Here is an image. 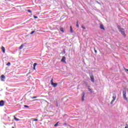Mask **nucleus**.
Here are the masks:
<instances>
[{"instance_id":"1","label":"nucleus","mask_w":128,"mask_h":128,"mask_svg":"<svg viewBox=\"0 0 128 128\" xmlns=\"http://www.w3.org/2000/svg\"><path fill=\"white\" fill-rule=\"evenodd\" d=\"M122 95H123V98L125 100H128V98H126V90H124L122 92Z\"/></svg>"},{"instance_id":"2","label":"nucleus","mask_w":128,"mask_h":128,"mask_svg":"<svg viewBox=\"0 0 128 128\" xmlns=\"http://www.w3.org/2000/svg\"><path fill=\"white\" fill-rule=\"evenodd\" d=\"M112 98H113V100L111 101L110 104H112L114 102V100H116V94H113Z\"/></svg>"},{"instance_id":"3","label":"nucleus","mask_w":128,"mask_h":128,"mask_svg":"<svg viewBox=\"0 0 128 128\" xmlns=\"http://www.w3.org/2000/svg\"><path fill=\"white\" fill-rule=\"evenodd\" d=\"M120 32H121L122 36H126V32H125L126 31L124 30V28L120 29Z\"/></svg>"},{"instance_id":"4","label":"nucleus","mask_w":128,"mask_h":128,"mask_svg":"<svg viewBox=\"0 0 128 128\" xmlns=\"http://www.w3.org/2000/svg\"><path fill=\"white\" fill-rule=\"evenodd\" d=\"M90 78L92 82H94V76L93 74L90 75Z\"/></svg>"},{"instance_id":"5","label":"nucleus","mask_w":128,"mask_h":128,"mask_svg":"<svg viewBox=\"0 0 128 128\" xmlns=\"http://www.w3.org/2000/svg\"><path fill=\"white\" fill-rule=\"evenodd\" d=\"M61 62H64V64H66V56H62V59L61 60Z\"/></svg>"},{"instance_id":"6","label":"nucleus","mask_w":128,"mask_h":128,"mask_svg":"<svg viewBox=\"0 0 128 128\" xmlns=\"http://www.w3.org/2000/svg\"><path fill=\"white\" fill-rule=\"evenodd\" d=\"M4 106V101L2 100L0 101V106Z\"/></svg>"},{"instance_id":"7","label":"nucleus","mask_w":128,"mask_h":128,"mask_svg":"<svg viewBox=\"0 0 128 128\" xmlns=\"http://www.w3.org/2000/svg\"><path fill=\"white\" fill-rule=\"evenodd\" d=\"M0 78L2 82H4V80L6 79V76H4V75H2L0 76Z\"/></svg>"},{"instance_id":"8","label":"nucleus","mask_w":128,"mask_h":128,"mask_svg":"<svg viewBox=\"0 0 128 128\" xmlns=\"http://www.w3.org/2000/svg\"><path fill=\"white\" fill-rule=\"evenodd\" d=\"M1 49H2V51L3 52V54H6V48H4V46H2L1 48Z\"/></svg>"},{"instance_id":"9","label":"nucleus","mask_w":128,"mask_h":128,"mask_svg":"<svg viewBox=\"0 0 128 128\" xmlns=\"http://www.w3.org/2000/svg\"><path fill=\"white\" fill-rule=\"evenodd\" d=\"M100 30H106V29H104V26L102 24H100Z\"/></svg>"},{"instance_id":"10","label":"nucleus","mask_w":128,"mask_h":128,"mask_svg":"<svg viewBox=\"0 0 128 128\" xmlns=\"http://www.w3.org/2000/svg\"><path fill=\"white\" fill-rule=\"evenodd\" d=\"M52 86H53L54 88H56L58 86V83H52Z\"/></svg>"},{"instance_id":"11","label":"nucleus","mask_w":128,"mask_h":128,"mask_svg":"<svg viewBox=\"0 0 128 128\" xmlns=\"http://www.w3.org/2000/svg\"><path fill=\"white\" fill-rule=\"evenodd\" d=\"M14 120H16V122H18V120H20L16 118V116H14Z\"/></svg>"},{"instance_id":"12","label":"nucleus","mask_w":128,"mask_h":128,"mask_svg":"<svg viewBox=\"0 0 128 128\" xmlns=\"http://www.w3.org/2000/svg\"><path fill=\"white\" fill-rule=\"evenodd\" d=\"M60 32H64V28L60 27Z\"/></svg>"},{"instance_id":"13","label":"nucleus","mask_w":128,"mask_h":128,"mask_svg":"<svg viewBox=\"0 0 128 128\" xmlns=\"http://www.w3.org/2000/svg\"><path fill=\"white\" fill-rule=\"evenodd\" d=\"M24 44H22L20 46V48H19V50H22V48H24Z\"/></svg>"},{"instance_id":"14","label":"nucleus","mask_w":128,"mask_h":128,"mask_svg":"<svg viewBox=\"0 0 128 128\" xmlns=\"http://www.w3.org/2000/svg\"><path fill=\"white\" fill-rule=\"evenodd\" d=\"M38 64H36V63H34V70H36V65Z\"/></svg>"},{"instance_id":"15","label":"nucleus","mask_w":128,"mask_h":128,"mask_svg":"<svg viewBox=\"0 0 128 128\" xmlns=\"http://www.w3.org/2000/svg\"><path fill=\"white\" fill-rule=\"evenodd\" d=\"M88 90H89L90 92H92V93L94 92L92 89H91L90 88H88Z\"/></svg>"},{"instance_id":"16","label":"nucleus","mask_w":128,"mask_h":128,"mask_svg":"<svg viewBox=\"0 0 128 128\" xmlns=\"http://www.w3.org/2000/svg\"><path fill=\"white\" fill-rule=\"evenodd\" d=\"M70 32H72V26H70Z\"/></svg>"},{"instance_id":"17","label":"nucleus","mask_w":128,"mask_h":128,"mask_svg":"<svg viewBox=\"0 0 128 128\" xmlns=\"http://www.w3.org/2000/svg\"><path fill=\"white\" fill-rule=\"evenodd\" d=\"M32 120L33 122H38V119H34V118H32Z\"/></svg>"},{"instance_id":"18","label":"nucleus","mask_w":128,"mask_h":128,"mask_svg":"<svg viewBox=\"0 0 128 128\" xmlns=\"http://www.w3.org/2000/svg\"><path fill=\"white\" fill-rule=\"evenodd\" d=\"M6 66H10V62H8L6 64Z\"/></svg>"},{"instance_id":"19","label":"nucleus","mask_w":128,"mask_h":128,"mask_svg":"<svg viewBox=\"0 0 128 128\" xmlns=\"http://www.w3.org/2000/svg\"><path fill=\"white\" fill-rule=\"evenodd\" d=\"M76 28H78V21H76Z\"/></svg>"},{"instance_id":"20","label":"nucleus","mask_w":128,"mask_h":128,"mask_svg":"<svg viewBox=\"0 0 128 128\" xmlns=\"http://www.w3.org/2000/svg\"><path fill=\"white\" fill-rule=\"evenodd\" d=\"M84 94L82 97V102H84Z\"/></svg>"},{"instance_id":"21","label":"nucleus","mask_w":128,"mask_h":128,"mask_svg":"<svg viewBox=\"0 0 128 128\" xmlns=\"http://www.w3.org/2000/svg\"><path fill=\"white\" fill-rule=\"evenodd\" d=\"M58 122H57L54 125V126L56 127V126H58Z\"/></svg>"},{"instance_id":"22","label":"nucleus","mask_w":128,"mask_h":128,"mask_svg":"<svg viewBox=\"0 0 128 128\" xmlns=\"http://www.w3.org/2000/svg\"><path fill=\"white\" fill-rule=\"evenodd\" d=\"M94 48V52L95 54H98V51L96 50V48Z\"/></svg>"},{"instance_id":"23","label":"nucleus","mask_w":128,"mask_h":128,"mask_svg":"<svg viewBox=\"0 0 128 128\" xmlns=\"http://www.w3.org/2000/svg\"><path fill=\"white\" fill-rule=\"evenodd\" d=\"M38 98V96H34L31 97V98L34 99V98Z\"/></svg>"},{"instance_id":"24","label":"nucleus","mask_w":128,"mask_h":128,"mask_svg":"<svg viewBox=\"0 0 128 128\" xmlns=\"http://www.w3.org/2000/svg\"><path fill=\"white\" fill-rule=\"evenodd\" d=\"M54 84V79L52 78V80H51V84Z\"/></svg>"},{"instance_id":"25","label":"nucleus","mask_w":128,"mask_h":128,"mask_svg":"<svg viewBox=\"0 0 128 128\" xmlns=\"http://www.w3.org/2000/svg\"><path fill=\"white\" fill-rule=\"evenodd\" d=\"M27 12H28L32 13V10H28Z\"/></svg>"},{"instance_id":"26","label":"nucleus","mask_w":128,"mask_h":128,"mask_svg":"<svg viewBox=\"0 0 128 128\" xmlns=\"http://www.w3.org/2000/svg\"><path fill=\"white\" fill-rule=\"evenodd\" d=\"M34 34V31H32V32H30V34Z\"/></svg>"},{"instance_id":"27","label":"nucleus","mask_w":128,"mask_h":128,"mask_svg":"<svg viewBox=\"0 0 128 128\" xmlns=\"http://www.w3.org/2000/svg\"><path fill=\"white\" fill-rule=\"evenodd\" d=\"M118 28L120 30H122V28H120V26H118Z\"/></svg>"},{"instance_id":"28","label":"nucleus","mask_w":128,"mask_h":128,"mask_svg":"<svg viewBox=\"0 0 128 128\" xmlns=\"http://www.w3.org/2000/svg\"><path fill=\"white\" fill-rule=\"evenodd\" d=\"M125 72H128V69L124 68Z\"/></svg>"},{"instance_id":"29","label":"nucleus","mask_w":128,"mask_h":128,"mask_svg":"<svg viewBox=\"0 0 128 128\" xmlns=\"http://www.w3.org/2000/svg\"><path fill=\"white\" fill-rule=\"evenodd\" d=\"M24 108H29V106H26V105H25V106H24Z\"/></svg>"},{"instance_id":"30","label":"nucleus","mask_w":128,"mask_h":128,"mask_svg":"<svg viewBox=\"0 0 128 128\" xmlns=\"http://www.w3.org/2000/svg\"><path fill=\"white\" fill-rule=\"evenodd\" d=\"M82 28L84 30H86V27H84V26H82Z\"/></svg>"},{"instance_id":"31","label":"nucleus","mask_w":128,"mask_h":128,"mask_svg":"<svg viewBox=\"0 0 128 128\" xmlns=\"http://www.w3.org/2000/svg\"><path fill=\"white\" fill-rule=\"evenodd\" d=\"M34 18H38V16H34Z\"/></svg>"},{"instance_id":"32","label":"nucleus","mask_w":128,"mask_h":128,"mask_svg":"<svg viewBox=\"0 0 128 128\" xmlns=\"http://www.w3.org/2000/svg\"><path fill=\"white\" fill-rule=\"evenodd\" d=\"M68 124L66 123H64V126H67Z\"/></svg>"},{"instance_id":"33","label":"nucleus","mask_w":128,"mask_h":128,"mask_svg":"<svg viewBox=\"0 0 128 128\" xmlns=\"http://www.w3.org/2000/svg\"><path fill=\"white\" fill-rule=\"evenodd\" d=\"M64 54H66V50H64Z\"/></svg>"},{"instance_id":"34","label":"nucleus","mask_w":128,"mask_h":128,"mask_svg":"<svg viewBox=\"0 0 128 128\" xmlns=\"http://www.w3.org/2000/svg\"><path fill=\"white\" fill-rule=\"evenodd\" d=\"M56 106H58V104H56Z\"/></svg>"},{"instance_id":"35","label":"nucleus","mask_w":128,"mask_h":128,"mask_svg":"<svg viewBox=\"0 0 128 128\" xmlns=\"http://www.w3.org/2000/svg\"><path fill=\"white\" fill-rule=\"evenodd\" d=\"M124 128H128V126H125Z\"/></svg>"},{"instance_id":"36","label":"nucleus","mask_w":128,"mask_h":128,"mask_svg":"<svg viewBox=\"0 0 128 128\" xmlns=\"http://www.w3.org/2000/svg\"><path fill=\"white\" fill-rule=\"evenodd\" d=\"M38 100V99H36V100Z\"/></svg>"},{"instance_id":"37","label":"nucleus","mask_w":128,"mask_h":128,"mask_svg":"<svg viewBox=\"0 0 128 128\" xmlns=\"http://www.w3.org/2000/svg\"><path fill=\"white\" fill-rule=\"evenodd\" d=\"M12 128H14V126H12Z\"/></svg>"}]
</instances>
